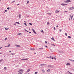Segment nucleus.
I'll list each match as a JSON object with an SVG mask.
<instances>
[{"mask_svg":"<svg viewBox=\"0 0 74 74\" xmlns=\"http://www.w3.org/2000/svg\"><path fill=\"white\" fill-rule=\"evenodd\" d=\"M67 4H64V3H62L61 5H63V6H64V5H67Z\"/></svg>","mask_w":74,"mask_h":74,"instance_id":"20e7f679","label":"nucleus"},{"mask_svg":"<svg viewBox=\"0 0 74 74\" xmlns=\"http://www.w3.org/2000/svg\"><path fill=\"white\" fill-rule=\"evenodd\" d=\"M42 73H44V72H45V71H44V70L43 69H42Z\"/></svg>","mask_w":74,"mask_h":74,"instance_id":"dca6fc26","label":"nucleus"},{"mask_svg":"<svg viewBox=\"0 0 74 74\" xmlns=\"http://www.w3.org/2000/svg\"><path fill=\"white\" fill-rule=\"evenodd\" d=\"M52 44V45L53 46H54V47H55V45H54V44Z\"/></svg>","mask_w":74,"mask_h":74,"instance_id":"72a5a7b5","label":"nucleus"},{"mask_svg":"<svg viewBox=\"0 0 74 74\" xmlns=\"http://www.w3.org/2000/svg\"><path fill=\"white\" fill-rule=\"evenodd\" d=\"M51 59H53V58L52 57V58H51Z\"/></svg>","mask_w":74,"mask_h":74,"instance_id":"4d7b16f0","label":"nucleus"},{"mask_svg":"<svg viewBox=\"0 0 74 74\" xmlns=\"http://www.w3.org/2000/svg\"><path fill=\"white\" fill-rule=\"evenodd\" d=\"M47 72H48L49 73V72H50V69H48L47 71Z\"/></svg>","mask_w":74,"mask_h":74,"instance_id":"f3484780","label":"nucleus"},{"mask_svg":"<svg viewBox=\"0 0 74 74\" xmlns=\"http://www.w3.org/2000/svg\"><path fill=\"white\" fill-rule=\"evenodd\" d=\"M8 47H11V45H8Z\"/></svg>","mask_w":74,"mask_h":74,"instance_id":"c756f323","label":"nucleus"},{"mask_svg":"<svg viewBox=\"0 0 74 74\" xmlns=\"http://www.w3.org/2000/svg\"><path fill=\"white\" fill-rule=\"evenodd\" d=\"M37 73H38V72H35V74H37Z\"/></svg>","mask_w":74,"mask_h":74,"instance_id":"473e14b6","label":"nucleus"},{"mask_svg":"<svg viewBox=\"0 0 74 74\" xmlns=\"http://www.w3.org/2000/svg\"><path fill=\"white\" fill-rule=\"evenodd\" d=\"M18 35L19 36H21L22 35V33H18Z\"/></svg>","mask_w":74,"mask_h":74,"instance_id":"9b49d317","label":"nucleus"},{"mask_svg":"<svg viewBox=\"0 0 74 74\" xmlns=\"http://www.w3.org/2000/svg\"><path fill=\"white\" fill-rule=\"evenodd\" d=\"M68 72H69V74H71L72 73H71L70 72V71H68Z\"/></svg>","mask_w":74,"mask_h":74,"instance_id":"c85d7f7f","label":"nucleus"},{"mask_svg":"<svg viewBox=\"0 0 74 74\" xmlns=\"http://www.w3.org/2000/svg\"><path fill=\"white\" fill-rule=\"evenodd\" d=\"M69 10H73V7H70L69 9Z\"/></svg>","mask_w":74,"mask_h":74,"instance_id":"1a4fd4ad","label":"nucleus"},{"mask_svg":"<svg viewBox=\"0 0 74 74\" xmlns=\"http://www.w3.org/2000/svg\"><path fill=\"white\" fill-rule=\"evenodd\" d=\"M4 47H8V46H5Z\"/></svg>","mask_w":74,"mask_h":74,"instance_id":"de8ad7c7","label":"nucleus"},{"mask_svg":"<svg viewBox=\"0 0 74 74\" xmlns=\"http://www.w3.org/2000/svg\"><path fill=\"white\" fill-rule=\"evenodd\" d=\"M66 65L67 66H70L71 65L69 63H67V64H66Z\"/></svg>","mask_w":74,"mask_h":74,"instance_id":"6e6552de","label":"nucleus"},{"mask_svg":"<svg viewBox=\"0 0 74 74\" xmlns=\"http://www.w3.org/2000/svg\"><path fill=\"white\" fill-rule=\"evenodd\" d=\"M53 29H54V30H55L56 29V28H55V27H54L53 28Z\"/></svg>","mask_w":74,"mask_h":74,"instance_id":"c03bdc74","label":"nucleus"},{"mask_svg":"<svg viewBox=\"0 0 74 74\" xmlns=\"http://www.w3.org/2000/svg\"><path fill=\"white\" fill-rule=\"evenodd\" d=\"M24 25L25 26H27V24L26 23H24Z\"/></svg>","mask_w":74,"mask_h":74,"instance_id":"a878e982","label":"nucleus"},{"mask_svg":"<svg viewBox=\"0 0 74 74\" xmlns=\"http://www.w3.org/2000/svg\"><path fill=\"white\" fill-rule=\"evenodd\" d=\"M23 70L22 69H19L18 71H20V72H19L21 74H22L23 73V72L22 71Z\"/></svg>","mask_w":74,"mask_h":74,"instance_id":"f03ea898","label":"nucleus"},{"mask_svg":"<svg viewBox=\"0 0 74 74\" xmlns=\"http://www.w3.org/2000/svg\"><path fill=\"white\" fill-rule=\"evenodd\" d=\"M72 19H73V18H71V20H72Z\"/></svg>","mask_w":74,"mask_h":74,"instance_id":"680f3d73","label":"nucleus"},{"mask_svg":"<svg viewBox=\"0 0 74 74\" xmlns=\"http://www.w3.org/2000/svg\"><path fill=\"white\" fill-rule=\"evenodd\" d=\"M13 54H14V53H11V54H10V56L13 55Z\"/></svg>","mask_w":74,"mask_h":74,"instance_id":"4be33fe9","label":"nucleus"},{"mask_svg":"<svg viewBox=\"0 0 74 74\" xmlns=\"http://www.w3.org/2000/svg\"><path fill=\"white\" fill-rule=\"evenodd\" d=\"M29 2V1H27V4H28Z\"/></svg>","mask_w":74,"mask_h":74,"instance_id":"e433bc0d","label":"nucleus"},{"mask_svg":"<svg viewBox=\"0 0 74 74\" xmlns=\"http://www.w3.org/2000/svg\"><path fill=\"white\" fill-rule=\"evenodd\" d=\"M74 9V7H73V9Z\"/></svg>","mask_w":74,"mask_h":74,"instance_id":"774afa93","label":"nucleus"},{"mask_svg":"<svg viewBox=\"0 0 74 74\" xmlns=\"http://www.w3.org/2000/svg\"><path fill=\"white\" fill-rule=\"evenodd\" d=\"M24 30H25V31H26L27 32V31L26 29H24Z\"/></svg>","mask_w":74,"mask_h":74,"instance_id":"a18cd8bd","label":"nucleus"},{"mask_svg":"<svg viewBox=\"0 0 74 74\" xmlns=\"http://www.w3.org/2000/svg\"><path fill=\"white\" fill-rule=\"evenodd\" d=\"M5 12H7V11L6 10H5Z\"/></svg>","mask_w":74,"mask_h":74,"instance_id":"37998d69","label":"nucleus"},{"mask_svg":"<svg viewBox=\"0 0 74 74\" xmlns=\"http://www.w3.org/2000/svg\"><path fill=\"white\" fill-rule=\"evenodd\" d=\"M61 53H63V51H61Z\"/></svg>","mask_w":74,"mask_h":74,"instance_id":"79ce46f5","label":"nucleus"},{"mask_svg":"<svg viewBox=\"0 0 74 74\" xmlns=\"http://www.w3.org/2000/svg\"><path fill=\"white\" fill-rule=\"evenodd\" d=\"M62 29H60V32H61V31H62Z\"/></svg>","mask_w":74,"mask_h":74,"instance_id":"09e8293b","label":"nucleus"},{"mask_svg":"<svg viewBox=\"0 0 74 74\" xmlns=\"http://www.w3.org/2000/svg\"><path fill=\"white\" fill-rule=\"evenodd\" d=\"M68 38H71V37L70 36H68Z\"/></svg>","mask_w":74,"mask_h":74,"instance_id":"2eb2a0df","label":"nucleus"},{"mask_svg":"<svg viewBox=\"0 0 74 74\" xmlns=\"http://www.w3.org/2000/svg\"><path fill=\"white\" fill-rule=\"evenodd\" d=\"M15 2V1H13L11 2V3H14Z\"/></svg>","mask_w":74,"mask_h":74,"instance_id":"c9c22d12","label":"nucleus"},{"mask_svg":"<svg viewBox=\"0 0 74 74\" xmlns=\"http://www.w3.org/2000/svg\"><path fill=\"white\" fill-rule=\"evenodd\" d=\"M9 52H11V51H9Z\"/></svg>","mask_w":74,"mask_h":74,"instance_id":"338daca9","label":"nucleus"},{"mask_svg":"<svg viewBox=\"0 0 74 74\" xmlns=\"http://www.w3.org/2000/svg\"><path fill=\"white\" fill-rule=\"evenodd\" d=\"M48 67H51V68H53V66L50 65H48Z\"/></svg>","mask_w":74,"mask_h":74,"instance_id":"7ed1b4c3","label":"nucleus"},{"mask_svg":"<svg viewBox=\"0 0 74 74\" xmlns=\"http://www.w3.org/2000/svg\"><path fill=\"white\" fill-rule=\"evenodd\" d=\"M54 59H55L56 60V58L54 57Z\"/></svg>","mask_w":74,"mask_h":74,"instance_id":"8fccbe9b","label":"nucleus"},{"mask_svg":"<svg viewBox=\"0 0 74 74\" xmlns=\"http://www.w3.org/2000/svg\"><path fill=\"white\" fill-rule=\"evenodd\" d=\"M50 58H52V56H51L50 57Z\"/></svg>","mask_w":74,"mask_h":74,"instance_id":"e2e57ef3","label":"nucleus"},{"mask_svg":"<svg viewBox=\"0 0 74 74\" xmlns=\"http://www.w3.org/2000/svg\"><path fill=\"white\" fill-rule=\"evenodd\" d=\"M15 47H21V46L18 45H15Z\"/></svg>","mask_w":74,"mask_h":74,"instance_id":"423d86ee","label":"nucleus"},{"mask_svg":"<svg viewBox=\"0 0 74 74\" xmlns=\"http://www.w3.org/2000/svg\"><path fill=\"white\" fill-rule=\"evenodd\" d=\"M35 49L34 48H30V50H32V51H34Z\"/></svg>","mask_w":74,"mask_h":74,"instance_id":"0eeeda50","label":"nucleus"},{"mask_svg":"<svg viewBox=\"0 0 74 74\" xmlns=\"http://www.w3.org/2000/svg\"><path fill=\"white\" fill-rule=\"evenodd\" d=\"M7 10H10V7H8L7 8Z\"/></svg>","mask_w":74,"mask_h":74,"instance_id":"2f4dec72","label":"nucleus"},{"mask_svg":"<svg viewBox=\"0 0 74 74\" xmlns=\"http://www.w3.org/2000/svg\"><path fill=\"white\" fill-rule=\"evenodd\" d=\"M16 23H17V24H18V25H20V24L19 23V22H16Z\"/></svg>","mask_w":74,"mask_h":74,"instance_id":"6ab92c4d","label":"nucleus"},{"mask_svg":"<svg viewBox=\"0 0 74 74\" xmlns=\"http://www.w3.org/2000/svg\"><path fill=\"white\" fill-rule=\"evenodd\" d=\"M59 11L58 10H56L55 11L56 13H58Z\"/></svg>","mask_w":74,"mask_h":74,"instance_id":"ddd939ff","label":"nucleus"},{"mask_svg":"<svg viewBox=\"0 0 74 74\" xmlns=\"http://www.w3.org/2000/svg\"><path fill=\"white\" fill-rule=\"evenodd\" d=\"M70 16L71 18H73V15H72V16L70 15Z\"/></svg>","mask_w":74,"mask_h":74,"instance_id":"393cba45","label":"nucleus"},{"mask_svg":"<svg viewBox=\"0 0 74 74\" xmlns=\"http://www.w3.org/2000/svg\"><path fill=\"white\" fill-rule=\"evenodd\" d=\"M65 35L66 36H67V33H65Z\"/></svg>","mask_w":74,"mask_h":74,"instance_id":"58836bf2","label":"nucleus"},{"mask_svg":"<svg viewBox=\"0 0 74 74\" xmlns=\"http://www.w3.org/2000/svg\"><path fill=\"white\" fill-rule=\"evenodd\" d=\"M43 48H44L43 47H42V48H40L39 49H43Z\"/></svg>","mask_w":74,"mask_h":74,"instance_id":"5701e85b","label":"nucleus"},{"mask_svg":"<svg viewBox=\"0 0 74 74\" xmlns=\"http://www.w3.org/2000/svg\"><path fill=\"white\" fill-rule=\"evenodd\" d=\"M21 14H19V19H21Z\"/></svg>","mask_w":74,"mask_h":74,"instance_id":"f8f14e48","label":"nucleus"},{"mask_svg":"<svg viewBox=\"0 0 74 74\" xmlns=\"http://www.w3.org/2000/svg\"><path fill=\"white\" fill-rule=\"evenodd\" d=\"M32 31H33V32H34V33H35V34H37V33H36V32L34 30V29H32Z\"/></svg>","mask_w":74,"mask_h":74,"instance_id":"39448f33","label":"nucleus"},{"mask_svg":"<svg viewBox=\"0 0 74 74\" xmlns=\"http://www.w3.org/2000/svg\"><path fill=\"white\" fill-rule=\"evenodd\" d=\"M5 30H8V28L7 29V28H5Z\"/></svg>","mask_w":74,"mask_h":74,"instance_id":"f704fd0d","label":"nucleus"},{"mask_svg":"<svg viewBox=\"0 0 74 74\" xmlns=\"http://www.w3.org/2000/svg\"><path fill=\"white\" fill-rule=\"evenodd\" d=\"M69 60H70V61H71L72 62H73V60H71L69 59Z\"/></svg>","mask_w":74,"mask_h":74,"instance_id":"cd10ccee","label":"nucleus"},{"mask_svg":"<svg viewBox=\"0 0 74 74\" xmlns=\"http://www.w3.org/2000/svg\"><path fill=\"white\" fill-rule=\"evenodd\" d=\"M41 32H42L43 33H44V31L42 30L41 31Z\"/></svg>","mask_w":74,"mask_h":74,"instance_id":"4c0bfd02","label":"nucleus"},{"mask_svg":"<svg viewBox=\"0 0 74 74\" xmlns=\"http://www.w3.org/2000/svg\"><path fill=\"white\" fill-rule=\"evenodd\" d=\"M30 69H29L27 71V73H29V71H30Z\"/></svg>","mask_w":74,"mask_h":74,"instance_id":"4468645a","label":"nucleus"},{"mask_svg":"<svg viewBox=\"0 0 74 74\" xmlns=\"http://www.w3.org/2000/svg\"><path fill=\"white\" fill-rule=\"evenodd\" d=\"M64 2L65 3H69V2H71V1H70V0L64 1Z\"/></svg>","mask_w":74,"mask_h":74,"instance_id":"f257e3e1","label":"nucleus"},{"mask_svg":"<svg viewBox=\"0 0 74 74\" xmlns=\"http://www.w3.org/2000/svg\"><path fill=\"white\" fill-rule=\"evenodd\" d=\"M14 25H16V23L14 24Z\"/></svg>","mask_w":74,"mask_h":74,"instance_id":"bf43d9fd","label":"nucleus"},{"mask_svg":"<svg viewBox=\"0 0 74 74\" xmlns=\"http://www.w3.org/2000/svg\"><path fill=\"white\" fill-rule=\"evenodd\" d=\"M34 55H35V54H36V53H34Z\"/></svg>","mask_w":74,"mask_h":74,"instance_id":"0e129e2a","label":"nucleus"},{"mask_svg":"<svg viewBox=\"0 0 74 74\" xmlns=\"http://www.w3.org/2000/svg\"><path fill=\"white\" fill-rule=\"evenodd\" d=\"M45 43H46V44H47L48 43L46 41H45Z\"/></svg>","mask_w":74,"mask_h":74,"instance_id":"a19ab883","label":"nucleus"},{"mask_svg":"<svg viewBox=\"0 0 74 74\" xmlns=\"http://www.w3.org/2000/svg\"><path fill=\"white\" fill-rule=\"evenodd\" d=\"M43 64H41V65H40L41 66H43Z\"/></svg>","mask_w":74,"mask_h":74,"instance_id":"5fc2aeb1","label":"nucleus"},{"mask_svg":"<svg viewBox=\"0 0 74 74\" xmlns=\"http://www.w3.org/2000/svg\"><path fill=\"white\" fill-rule=\"evenodd\" d=\"M47 25H49V23L48 22L47 23Z\"/></svg>","mask_w":74,"mask_h":74,"instance_id":"ea45409f","label":"nucleus"},{"mask_svg":"<svg viewBox=\"0 0 74 74\" xmlns=\"http://www.w3.org/2000/svg\"><path fill=\"white\" fill-rule=\"evenodd\" d=\"M68 12V11H64V12Z\"/></svg>","mask_w":74,"mask_h":74,"instance_id":"052dcab7","label":"nucleus"},{"mask_svg":"<svg viewBox=\"0 0 74 74\" xmlns=\"http://www.w3.org/2000/svg\"><path fill=\"white\" fill-rule=\"evenodd\" d=\"M72 62H74V60H72Z\"/></svg>","mask_w":74,"mask_h":74,"instance_id":"603ef678","label":"nucleus"},{"mask_svg":"<svg viewBox=\"0 0 74 74\" xmlns=\"http://www.w3.org/2000/svg\"><path fill=\"white\" fill-rule=\"evenodd\" d=\"M17 74H21L19 72Z\"/></svg>","mask_w":74,"mask_h":74,"instance_id":"864d4df0","label":"nucleus"},{"mask_svg":"<svg viewBox=\"0 0 74 74\" xmlns=\"http://www.w3.org/2000/svg\"><path fill=\"white\" fill-rule=\"evenodd\" d=\"M7 38H5V40H7Z\"/></svg>","mask_w":74,"mask_h":74,"instance_id":"7c9ffc66","label":"nucleus"},{"mask_svg":"<svg viewBox=\"0 0 74 74\" xmlns=\"http://www.w3.org/2000/svg\"><path fill=\"white\" fill-rule=\"evenodd\" d=\"M4 69L5 70H6V69H7V67H5L4 68Z\"/></svg>","mask_w":74,"mask_h":74,"instance_id":"bb28decb","label":"nucleus"},{"mask_svg":"<svg viewBox=\"0 0 74 74\" xmlns=\"http://www.w3.org/2000/svg\"><path fill=\"white\" fill-rule=\"evenodd\" d=\"M45 47H46V48H48V47L47 45L45 46Z\"/></svg>","mask_w":74,"mask_h":74,"instance_id":"3c124183","label":"nucleus"},{"mask_svg":"<svg viewBox=\"0 0 74 74\" xmlns=\"http://www.w3.org/2000/svg\"><path fill=\"white\" fill-rule=\"evenodd\" d=\"M2 61H3V59H1V60H0V63H1V62H2Z\"/></svg>","mask_w":74,"mask_h":74,"instance_id":"b1692460","label":"nucleus"},{"mask_svg":"<svg viewBox=\"0 0 74 74\" xmlns=\"http://www.w3.org/2000/svg\"><path fill=\"white\" fill-rule=\"evenodd\" d=\"M25 74H29V73H25Z\"/></svg>","mask_w":74,"mask_h":74,"instance_id":"49530a36","label":"nucleus"},{"mask_svg":"<svg viewBox=\"0 0 74 74\" xmlns=\"http://www.w3.org/2000/svg\"><path fill=\"white\" fill-rule=\"evenodd\" d=\"M51 40H53V41H55V39H54V38H53V37H52V38H51Z\"/></svg>","mask_w":74,"mask_h":74,"instance_id":"a211bd4d","label":"nucleus"},{"mask_svg":"<svg viewBox=\"0 0 74 74\" xmlns=\"http://www.w3.org/2000/svg\"><path fill=\"white\" fill-rule=\"evenodd\" d=\"M2 54V53H0V54Z\"/></svg>","mask_w":74,"mask_h":74,"instance_id":"69168bd1","label":"nucleus"},{"mask_svg":"<svg viewBox=\"0 0 74 74\" xmlns=\"http://www.w3.org/2000/svg\"><path fill=\"white\" fill-rule=\"evenodd\" d=\"M59 52H60V53H61V51H58Z\"/></svg>","mask_w":74,"mask_h":74,"instance_id":"13d9d810","label":"nucleus"},{"mask_svg":"<svg viewBox=\"0 0 74 74\" xmlns=\"http://www.w3.org/2000/svg\"><path fill=\"white\" fill-rule=\"evenodd\" d=\"M2 48V47H0V49H1Z\"/></svg>","mask_w":74,"mask_h":74,"instance_id":"6e6d98bb","label":"nucleus"},{"mask_svg":"<svg viewBox=\"0 0 74 74\" xmlns=\"http://www.w3.org/2000/svg\"><path fill=\"white\" fill-rule=\"evenodd\" d=\"M28 59L27 58H26V59H21V60H27Z\"/></svg>","mask_w":74,"mask_h":74,"instance_id":"9d476101","label":"nucleus"},{"mask_svg":"<svg viewBox=\"0 0 74 74\" xmlns=\"http://www.w3.org/2000/svg\"><path fill=\"white\" fill-rule=\"evenodd\" d=\"M47 14L49 15H52V13H47Z\"/></svg>","mask_w":74,"mask_h":74,"instance_id":"aec40b11","label":"nucleus"},{"mask_svg":"<svg viewBox=\"0 0 74 74\" xmlns=\"http://www.w3.org/2000/svg\"><path fill=\"white\" fill-rule=\"evenodd\" d=\"M29 25H31V26H32V25H33V24H32V23H29Z\"/></svg>","mask_w":74,"mask_h":74,"instance_id":"412c9836","label":"nucleus"}]
</instances>
